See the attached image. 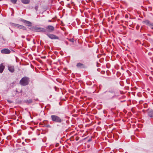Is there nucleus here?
I'll return each mask as SVG.
<instances>
[{"instance_id":"obj_30","label":"nucleus","mask_w":153,"mask_h":153,"mask_svg":"<svg viewBox=\"0 0 153 153\" xmlns=\"http://www.w3.org/2000/svg\"><path fill=\"white\" fill-rule=\"evenodd\" d=\"M2 0H0V1H2Z\"/></svg>"},{"instance_id":"obj_9","label":"nucleus","mask_w":153,"mask_h":153,"mask_svg":"<svg viewBox=\"0 0 153 153\" xmlns=\"http://www.w3.org/2000/svg\"><path fill=\"white\" fill-rule=\"evenodd\" d=\"M107 93V96L106 97L108 99H111L113 98L114 97V95L111 94V95H108V92L106 91L104 92L103 94H105V93Z\"/></svg>"},{"instance_id":"obj_16","label":"nucleus","mask_w":153,"mask_h":153,"mask_svg":"<svg viewBox=\"0 0 153 153\" xmlns=\"http://www.w3.org/2000/svg\"><path fill=\"white\" fill-rule=\"evenodd\" d=\"M143 22L144 23L146 24V25H149V24H150V22L149 20H146L145 21H144Z\"/></svg>"},{"instance_id":"obj_21","label":"nucleus","mask_w":153,"mask_h":153,"mask_svg":"<svg viewBox=\"0 0 153 153\" xmlns=\"http://www.w3.org/2000/svg\"><path fill=\"white\" fill-rule=\"evenodd\" d=\"M27 102L28 103H31L32 102V101L31 100H27Z\"/></svg>"},{"instance_id":"obj_17","label":"nucleus","mask_w":153,"mask_h":153,"mask_svg":"<svg viewBox=\"0 0 153 153\" xmlns=\"http://www.w3.org/2000/svg\"><path fill=\"white\" fill-rule=\"evenodd\" d=\"M19 29H21L22 30H26V28L24 26L22 25H20L19 27Z\"/></svg>"},{"instance_id":"obj_2","label":"nucleus","mask_w":153,"mask_h":153,"mask_svg":"<svg viewBox=\"0 0 153 153\" xmlns=\"http://www.w3.org/2000/svg\"><path fill=\"white\" fill-rule=\"evenodd\" d=\"M52 121L57 123H61L62 120L59 117L56 115H52L51 116Z\"/></svg>"},{"instance_id":"obj_22","label":"nucleus","mask_w":153,"mask_h":153,"mask_svg":"<svg viewBox=\"0 0 153 153\" xmlns=\"http://www.w3.org/2000/svg\"><path fill=\"white\" fill-rule=\"evenodd\" d=\"M38 6H36L35 7V9L36 10V11H37V10H38Z\"/></svg>"},{"instance_id":"obj_11","label":"nucleus","mask_w":153,"mask_h":153,"mask_svg":"<svg viewBox=\"0 0 153 153\" xmlns=\"http://www.w3.org/2000/svg\"><path fill=\"white\" fill-rule=\"evenodd\" d=\"M148 115L151 117H153V110H150L148 111Z\"/></svg>"},{"instance_id":"obj_4","label":"nucleus","mask_w":153,"mask_h":153,"mask_svg":"<svg viewBox=\"0 0 153 153\" xmlns=\"http://www.w3.org/2000/svg\"><path fill=\"white\" fill-rule=\"evenodd\" d=\"M46 35L51 39H58L59 37L51 33H47Z\"/></svg>"},{"instance_id":"obj_29","label":"nucleus","mask_w":153,"mask_h":153,"mask_svg":"<svg viewBox=\"0 0 153 153\" xmlns=\"http://www.w3.org/2000/svg\"><path fill=\"white\" fill-rule=\"evenodd\" d=\"M11 32H13V30H11Z\"/></svg>"},{"instance_id":"obj_19","label":"nucleus","mask_w":153,"mask_h":153,"mask_svg":"<svg viewBox=\"0 0 153 153\" xmlns=\"http://www.w3.org/2000/svg\"><path fill=\"white\" fill-rule=\"evenodd\" d=\"M17 1V0H11V2L14 4H16Z\"/></svg>"},{"instance_id":"obj_5","label":"nucleus","mask_w":153,"mask_h":153,"mask_svg":"<svg viewBox=\"0 0 153 153\" xmlns=\"http://www.w3.org/2000/svg\"><path fill=\"white\" fill-rule=\"evenodd\" d=\"M35 29L36 32H40L43 33L46 32L45 29L42 27H36Z\"/></svg>"},{"instance_id":"obj_26","label":"nucleus","mask_w":153,"mask_h":153,"mask_svg":"<svg viewBox=\"0 0 153 153\" xmlns=\"http://www.w3.org/2000/svg\"><path fill=\"white\" fill-rule=\"evenodd\" d=\"M48 126V127H51L50 126V125H48V126Z\"/></svg>"},{"instance_id":"obj_27","label":"nucleus","mask_w":153,"mask_h":153,"mask_svg":"<svg viewBox=\"0 0 153 153\" xmlns=\"http://www.w3.org/2000/svg\"><path fill=\"white\" fill-rule=\"evenodd\" d=\"M48 22H51V20H49Z\"/></svg>"},{"instance_id":"obj_7","label":"nucleus","mask_w":153,"mask_h":153,"mask_svg":"<svg viewBox=\"0 0 153 153\" xmlns=\"http://www.w3.org/2000/svg\"><path fill=\"white\" fill-rule=\"evenodd\" d=\"M20 21L25 23L26 25L28 26H30V25H31V23L30 22L27 21L23 19H21Z\"/></svg>"},{"instance_id":"obj_15","label":"nucleus","mask_w":153,"mask_h":153,"mask_svg":"<svg viewBox=\"0 0 153 153\" xmlns=\"http://www.w3.org/2000/svg\"><path fill=\"white\" fill-rule=\"evenodd\" d=\"M83 65L81 63H78L76 65V66L79 68H82Z\"/></svg>"},{"instance_id":"obj_24","label":"nucleus","mask_w":153,"mask_h":153,"mask_svg":"<svg viewBox=\"0 0 153 153\" xmlns=\"http://www.w3.org/2000/svg\"><path fill=\"white\" fill-rule=\"evenodd\" d=\"M65 44H66V45H68V42L67 41H65Z\"/></svg>"},{"instance_id":"obj_23","label":"nucleus","mask_w":153,"mask_h":153,"mask_svg":"<svg viewBox=\"0 0 153 153\" xmlns=\"http://www.w3.org/2000/svg\"><path fill=\"white\" fill-rule=\"evenodd\" d=\"M7 101L10 103H11L12 102L10 100H7Z\"/></svg>"},{"instance_id":"obj_28","label":"nucleus","mask_w":153,"mask_h":153,"mask_svg":"<svg viewBox=\"0 0 153 153\" xmlns=\"http://www.w3.org/2000/svg\"><path fill=\"white\" fill-rule=\"evenodd\" d=\"M91 139H89V140H88V141H91Z\"/></svg>"},{"instance_id":"obj_13","label":"nucleus","mask_w":153,"mask_h":153,"mask_svg":"<svg viewBox=\"0 0 153 153\" xmlns=\"http://www.w3.org/2000/svg\"><path fill=\"white\" fill-rule=\"evenodd\" d=\"M21 2L25 4H27L30 2V0H21Z\"/></svg>"},{"instance_id":"obj_8","label":"nucleus","mask_w":153,"mask_h":153,"mask_svg":"<svg viewBox=\"0 0 153 153\" xmlns=\"http://www.w3.org/2000/svg\"><path fill=\"white\" fill-rule=\"evenodd\" d=\"M8 70L11 73H13L14 71L15 70L13 66L11 65H8Z\"/></svg>"},{"instance_id":"obj_1","label":"nucleus","mask_w":153,"mask_h":153,"mask_svg":"<svg viewBox=\"0 0 153 153\" xmlns=\"http://www.w3.org/2000/svg\"><path fill=\"white\" fill-rule=\"evenodd\" d=\"M29 82V78L27 76H25L22 78L20 81L19 83L22 86H25L28 85Z\"/></svg>"},{"instance_id":"obj_10","label":"nucleus","mask_w":153,"mask_h":153,"mask_svg":"<svg viewBox=\"0 0 153 153\" xmlns=\"http://www.w3.org/2000/svg\"><path fill=\"white\" fill-rule=\"evenodd\" d=\"M5 68V66L4 65L3 63H1L0 65V73H1L3 71Z\"/></svg>"},{"instance_id":"obj_3","label":"nucleus","mask_w":153,"mask_h":153,"mask_svg":"<svg viewBox=\"0 0 153 153\" xmlns=\"http://www.w3.org/2000/svg\"><path fill=\"white\" fill-rule=\"evenodd\" d=\"M46 32L51 33L53 31L55 30V28L53 26L51 25H49L46 27Z\"/></svg>"},{"instance_id":"obj_20","label":"nucleus","mask_w":153,"mask_h":153,"mask_svg":"<svg viewBox=\"0 0 153 153\" xmlns=\"http://www.w3.org/2000/svg\"><path fill=\"white\" fill-rule=\"evenodd\" d=\"M68 40L70 42H74V39L73 38L69 39Z\"/></svg>"},{"instance_id":"obj_14","label":"nucleus","mask_w":153,"mask_h":153,"mask_svg":"<svg viewBox=\"0 0 153 153\" xmlns=\"http://www.w3.org/2000/svg\"><path fill=\"white\" fill-rule=\"evenodd\" d=\"M10 24H11V25H12V26H13V27H17V28H19V26H20V25H18V24H14V23H11Z\"/></svg>"},{"instance_id":"obj_6","label":"nucleus","mask_w":153,"mask_h":153,"mask_svg":"<svg viewBox=\"0 0 153 153\" xmlns=\"http://www.w3.org/2000/svg\"><path fill=\"white\" fill-rule=\"evenodd\" d=\"M1 52L3 54H8L10 53L11 51L8 49L4 48L2 50Z\"/></svg>"},{"instance_id":"obj_18","label":"nucleus","mask_w":153,"mask_h":153,"mask_svg":"<svg viewBox=\"0 0 153 153\" xmlns=\"http://www.w3.org/2000/svg\"><path fill=\"white\" fill-rule=\"evenodd\" d=\"M149 26L152 29H153V23H150L149 24Z\"/></svg>"},{"instance_id":"obj_12","label":"nucleus","mask_w":153,"mask_h":153,"mask_svg":"<svg viewBox=\"0 0 153 153\" xmlns=\"http://www.w3.org/2000/svg\"><path fill=\"white\" fill-rule=\"evenodd\" d=\"M108 95H111V94L113 95H114V96L115 93L114 90L113 89L111 90H109V91L108 92Z\"/></svg>"},{"instance_id":"obj_25","label":"nucleus","mask_w":153,"mask_h":153,"mask_svg":"<svg viewBox=\"0 0 153 153\" xmlns=\"http://www.w3.org/2000/svg\"><path fill=\"white\" fill-rule=\"evenodd\" d=\"M22 38H25V36H22Z\"/></svg>"}]
</instances>
